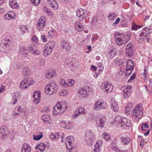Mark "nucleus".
Returning a JSON list of instances; mask_svg holds the SVG:
<instances>
[{
  "instance_id": "nucleus-1",
  "label": "nucleus",
  "mask_w": 152,
  "mask_h": 152,
  "mask_svg": "<svg viewBox=\"0 0 152 152\" xmlns=\"http://www.w3.org/2000/svg\"><path fill=\"white\" fill-rule=\"evenodd\" d=\"M67 107L66 103L64 101L57 103L53 108V115L56 116L62 114L66 110Z\"/></svg>"
},
{
  "instance_id": "nucleus-2",
  "label": "nucleus",
  "mask_w": 152,
  "mask_h": 152,
  "mask_svg": "<svg viewBox=\"0 0 152 152\" xmlns=\"http://www.w3.org/2000/svg\"><path fill=\"white\" fill-rule=\"evenodd\" d=\"M115 124L121 126L123 129H126L131 125L130 120L126 118H123L120 116H117L114 120Z\"/></svg>"
},
{
  "instance_id": "nucleus-3",
  "label": "nucleus",
  "mask_w": 152,
  "mask_h": 152,
  "mask_svg": "<svg viewBox=\"0 0 152 152\" xmlns=\"http://www.w3.org/2000/svg\"><path fill=\"white\" fill-rule=\"evenodd\" d=\"M58 87L54 81H53L47 84L45 89V93L49 95H52L57 92Z\"/></svg>"
},
{
  "instance_id": "nucleus-4",
  "label": "nucleus",
  "mask_w": 152,
  "mask_h": 152,
  "mask_svg": "<svg viewBox=\"0 0 152 152\" xmlns=\"http://www.w3.org/2000/svg\"><path fill=\"white\" fill-rule=\"evenodd\" d=\"M142 105H137L134 108L131 113L132 117L134 118L136 120H138L140 118L142 115Z\"/></svg>"
},
{
  "instance_id": "nucleus-5",
  "label": "nucleus",
  "mask_w": 152,
  "mask_h": 152,
  "mask_svg": "<svg viewBox=\"0 0 152 152\" xmlns=\"http://www.w3.org/2000/svg\"><path fill=\"white\" fill-rule=\"evenodd\" d=\"M34 81L31 78L27 77L22 80L20 85V88L23 90H25L31 85H33Z\"/></svg>"
},
{
  "instance_id": "nucleus-6",
  "label": "nucleus",
  "mask_w": 152,
  "mask_h": 152,
  "mask_svg": "<svg viewBox=\"0 0 152 152\" xmlns=\"http://www.w3.org/2000/svg\"><path fill=\"white\" fill-rule=\"evenodd\" d=\"M107 103L102 100H99L96 101L93 107V109L95 111H100L103 109H107Z\"/></svg>"
},
{
  "instance_id": "nucleus-7",
  "label": "nucleus",
  "mask_w": 152,
  "mask_h": 152,
  "mask_svg": "<svg viewBox=\"0 0 152 152\" xmlns=\"http://www.w3.org/2000/svg\"><path fill=\"white\" fill-rule=\"evenodd\" d=\"M95 138L96 135L91 130H88L86 132L84 139L88 145H90L91 143H92L95 140Z\"/></svg>"
},
{
  "instance_id": "nucleus-8",
  "label": "nucleus",
  "mask_w": 152,
  "mask_h": 152,
  "mask_svg": "<svg viewBox=\"0 0 152 152\" xmlns=\"http://www.w3.org/2000/svg\"><path fill=\"white\" fill-rule=\"evenodd\" d=\"M55 44L54 42L51 41L48 42L45 45L43 53L45 56L47 57L51 53Z\"/></svg>"
},
{
  "instance_id": "nucleus-9",
  "label": "nucleus",
  "mask_w": 152,
  "mask_h": 152,
  "mask_svg": "<svg viewBox=\"0 0 152 152\" xmlns=\"http://www.w3.org/2000/svg\"><path fill=\"white\" fill-rule=\"evenodd\" d=\"M100 88L104 92L107 93L110 92L112 91L113 86L110 82H105L101 85Z\"/></svg>"
},
{
  "instance_id": "nucleus-10",
  "label": "nucleus",
  "mask_w": 152,
  "mask_h": 152,
  "mask_svg": "<svg viewBox=\"0 0 152 152\" xmlns=\"http://www.w3.org/2000/svg\"><path fill=\"white\" fill-rule=\"evenodd\" d=\"M46 18L45 16L41 17L39 19L37 24V28L39 30L43 31L45 26Z\"/></svg>"
},
{
  "instance_id": "nucleus-11",
  "label": "nucleus",
  "mask_w": 152,
  "mask_h": 152,
  "mask_svg": "<svg viewBox=\"0 0 152 152\" xmlns=\"http://www.w3.org/2000/svg\"><path fill=\"white\" fill-rule=\"evenodd\" d=\"M106 121V118L103 115H98L96 120V123L97 126L101 129L103 128Z\"/></svg>"
},
{
  "instance_id": "nucleus-12",
  "label": "nucleus",
  "mask_w": 152,
  "mask_h": 152,
  "mask_svg": "<svg viewBox=\"0 0 152 152\" xmlns=\"http://www.w3.org/2000/svg\"><path fill=\"white\" fill-rule=\"evenodd\" d=\"M86 11L82 9L77 10L76 12L77 16L80 18L79 20L83 21L86 19L87 14L86 13Z\"/></svg>"
},
{
  "instance_id": "nucleus-13",
  "label": "nucleus",
  "mask_w": 152,
  "mask_h": 152,
  "mask_svg": "<svg viewBox=\"0 0 152 152\" xmlns=\"http://www.w3.org/2000/svg\"><path fill=\"white\" fill-rule=\"evenodd\" d=\"M74 141V138L72 136L67 137L65 139V142L68 149H71L72 148V143Z\"/></svg>"
},
{
  "instance_id": "nucleus-14",
  "label": "nucleus",
  "mask_w": 152,
  "mask_h": 152,
  "mask_svg": "<svg viewBox=\"0 0 152 152\" xmlns=\"http://www.w3.org/2000/svg\"><path fill=\"white\" fill-rule=\"evenodd\" d=\"M8 132V129L6 126H2L0 129V138L4 139Z\"/></svg>"
},
{
  "instance_id": "nucleus-15",
  "label": "nucleus",
  "mask_w": 152,
  "mask_h": 152,
  "mask_svg": "<svg viewBox=\"0 0 152 152\" xmlns=\"http://www.w3.org/2000/svg\"><path fill=\"white\" fill-rule=\"evenodd\" d=\"M29 50L31 53L35 55H39L41 54L40 50L36 48L35 46L34 45V44L29 45L28 47Z\"/></svg>"
},
{
  "instance_id": "nucleus-16",
  "label": "nucleus",
  "mask_w": 152,
  "mask_h": 152,
  "mask_svg": "<svg viewBox=\"0 0 152 152\" xmlns=\"http://www.w3.org/2000/svg\"><path fill=\"white\" fill-rule=\"evenodd\" d=\"M40 92L39 91H35L34 93L33 97L34 98V103L35 104H38L40 102Z\"/></svg>"
},
{
  "instance_id": "nucleus-17",
  "label": "nucleus",
  "mask_w": 152,
  "mask_h": 152,
  "mask_svg": "<svg viewBox=\"0 0 152 152\" xmlns=\"http://www.w3.org/2000/svg\"><path fill=\"white\" fill-rule=\"evenodd\" d=\"M102 144V140H98L94 145V149L92 152H99L101 149L100 147Z\"/></svg>"
},
{
  "instance_id": "nucleus-18",
  "label": "nucleus",
  "mask_w": 152,
  "mask_h": 152,
  "mask_svg": "<svg viewBox=\"0 0 152 152\" xmlns=\"http://www.w3.org/2000/svg\"><path fill=\"white\" fill-rule=\"evenodd\" d=\"M115 39V42L118 45H121L124 43V41L122 40L120 35H116Z\"/></svg>"
},
{
  "instance_id": "nucleus-19",
  "label": "nucleus",
  "mask_w": 152,
  "mask_h": 152,
  "mask_svg": "<svg viewBox=\"0 0 152 152\" xmlns=\"http://www.w3.org/2000/svg\"><path fill=\"white\" fill-rule=\"evenodd\" d=\"M48 2L54 10H56L58 9V6L56 0H48Z\"/></svg>"
},
{
  "instance_id": "nucleus-20",
  "label": "nucleus",
  "mask_w": 152,
  "mask_h": 152,
  "mask_svg": "<svg viewBox=\"0 0 152 152\" xmlns=\"http://www.w3.org/2000/svg\"><path fill=\"white\" fill-rule=\"evenodd\" d=\"M78 94L81 97L85 98L87 94L86 90L83 87H80L79 88Z\"/></svg>"
},
{
  "instance_id": "nucleus-21",
  "label": "nucleus",
  "mask_w": 152,
  "mask_h": 152,
  "mask_svg": "<svg viewBox=\"0 0 152 152\" xmlns=\"http://www.w3.org/2000/svg\"><path fill=\"white\" fill-rule=\"evenodd\" d=\"M19 52L20 55H21L23 57H26L28 55L27 50L23 46L20 47Z\"/></svg>"
},
{
  "instance_id": "nucleus-22",
  "label": "nucleus",
  "mask_w": 152,
  "mask_h": 152,
  "mask_svg": "<svg viewBox=\"0 0 152 152\" xmlns=\"http://www.w3.org/2000/svg\"><path fill=\"white\" fill-rule=\"evenodd\" d=\"M62 48L68 51L70 49V46L69 43L65 40H63L61 45Z\"/></svg>"
},
{
  "instance_id": "nucleus-23",
  "label": "nucleus",
  "mask_w": 152,
  "mask_h": 152,
  "mask_svg": "<svg viewBox=\"0 0 152 152\" xmlns=\"http://www.w3.org/2000/svg\"><path fill=\"white\" fill-rule=\"evenodd\" d=\"M111 108L114 112H117L119 109L117 103L114 100L111 101Z\"/></svg>"
},
{
  "instance_id": "nucleus-24",
  "label": "nucleus",
  "mask_w": 152,
  "mask_h": 152,
  "mask_svg": "<svg viewBox=\"0 0 152 152\" xmlns=\"http://www.w3.org/2000/svg\"><path fill=\"white\" fill-rule=\"evenodd\" d=\"M22 109L20 106L16 107L13 110V114L14 116H18L22 111Z\"/></svg>"
},
{
  "instance_id": "nucleus-25",
  "label": "nucleus",
  "mask_w": 152,
  "mask_h": 152,
  "mask_svg": "<svg viewBox=\"0 0 152 152\" xmlns=\"http://www.w3.org/2000/svg\"><path fill=\"white\" fill-rule=\"evenodd\" d=\"M9 45L7 43H1L0 45V51L4 53L7 52V49L9 46Z\"/></svg>"
},
{
  "instance_id": "nucleus-26",
  "label": "nucleus",
  "mask_w": 152,
  "mask_h": 152,
  "mask_svg": "<svg viewBox=\"0 0 152 152\" xmlns=\"http://www.w3.org/2000/svg\"><path fill=\"white\" fill-rule=\"evenodd\" d=\"M132 86L130 85H126L123 86L121 88L123 93L128 92H131L132 91Z\"/></svg>"
},
{
  "instance_id": "nucleus-27",
  "label": "nucleus",
  "mask_w": 152,
  "mask_h": 152,
  "mask_svg": "<svg viewBox=\"0 0 152 152\" xmlns=\"http://www.w3.org/2000/svg\"><path fill=\"white\" fill-rule=\"evenodd\" d=\"M31 151L30 146L27 143H24L22 146L21 152H30Z\"/></svg>"
},
{
  "instance_id": "nucleus-28",
  "label": "nucleus",
  "mask_w": 152,
  "mask_h": 152,
  "mask_svg": "<svg viewBox=\"0 0 152 152\" xmlns=\"http://www.w3.org/2000/svg\"><path fill=\"white\" fill-rule=\"evenodd\" d=\"M9 5L13 9H18L19 6L17 4V3L16 1L10 0L9 2Z\"/></svg>"
},
{
  "instance_id": "nucleus-29",
  "label": "nucleus",
  "mask_w": 152,
  "mask_h": 152,
  "mask_svg": "<svg viewBox=\"0 0 152 152\" xmlns=\"http://www.w3.org/2000/svg\"><path fill=\"white\" fill-rule=\"evenodd\" d=\"M75 26L76 30L79 31H82L83 29V26L81 25V24L79 21L75 22Z\"/></svg>"
},
{
  "instance_id": "nucleus-30",
  "label": "nucleus",
  "mask_w": 152,
  "mask_h": 152,
  "mask_svg": "<svg viewBox=\"0 0 152 152\" xmlns=\"http://www.w3.org/2000/svg\"><path fill=\"white\" fill-rule=\"evenodd\" d=\"M14 16V12H9L5 15L4 18L8 20H11Z\"/></svg>"
},
{
  "instance_id": "nucleus-31",
  "label": "nucleus",
  "mask_w": 152,
  "mask_h": 152,
  "mask_svg": "<svg viewBox=\"0 0 152 152\" xmlns=\"http://www.w3.org/2000/svg\"><path fill=\"white\" fill-rule=\"evenodd\" d=\"M121 140L124 145H127L130 141V138L128 137L123 136L121 138Z\"/></svg>"
},
{
  "instance_id": "nucleus-32",
  "label": "nucleus",
  "mask_w": 152,
  "mask_h": 152,
  "mask_svg": "<svg viewBox=\"0 0 152 152\" xmlns=\"http://www.w3.org/2000/svg\"><path fill=\"white\" fill-rule=\"evenodd\" d=\"M125 61L124 59L117 58L115 60V62L117 66H121L122 65Z\"/></svg>"
},
{
  "instance_id": "nucleus-33",
  "label": "nucleus",
  "mask_w": 152,
  "mask_h": 152,
  "mask_svg": "<svg viewBox=\"0 0 152 152\" xmlns=\"http://www.w3.org/2000/svg\"><path fill=\"white\" fill-rule=\"evenodd\" d=\"M56 73L54 71H52L51 72H49L46 73L45 77L48 79H50L56 75Z\"/></svg>"
},
{
  "instance_id": "nucleus-34",
  "label": "nucleus",
  "mask_w": 152,
  "mask_h": 152,
  "mask_svg": "<svg viewBox=\"0 0 152 152\" xmlns=\"http://www.w3.org/2000/svg\"><path fill=\"white\" fill-rule=\"evenodd\" d=\"M134 65L132 61L130 59L127 60L126 63V68L127 69H129L130 68L133 69Z\"/></svg>"
},
{
  "instance_id": "nucleus-35",
  "label": "nucleus",
  "mask_w": 152,
  "mask_h": 152,
  "mask_svg": "<svg viewBox=\"0 0 152 152\" xmlns=\"http://www.w3.org/2000/svg\"><path fill=\"white\" fill-rule=\"evenodd\" d=\"M45 147V145L43 143H40L37 145L35 147L36 148H37L41 152H43Z\"/></svg>"
},
{
  "instance_id": "nucleus-36",
  "label": "nucleus",
  "mask_w": 152,
  "mask_h": 152,
  "mask_svg": "<svg viewBox=\"0 0 152 152\" xmlns=\"http://www.w3.org/2000/svg\"><path fill=\"white\" fill-rule=\"evenodd\" d=\"M31 71L27 67H24L23 70L22 74L24 76H27L30 75Z\"/></svg>"
},
{
  "instance_id": "nucleus-37",
  "label": "nucleus",
  "mask_w": 152,
  "mask_h": 152,
  "mask_svg": "<svg viewBox=\"0 0 152 152\" xmlns=\"http://www.w3.org/2000/svg\"><path fill=\"white\" fill-rule=\"evenodd\" d=\"M72 59H66L65 62V64L68 67L70 68L73 65V63L72 62Z\"/></svg>"
},
{
  "instance_id": "nucleus-38",
  "label": "nucleus",
  "mask_w": 152,
  "mask_h": 152,
  "mask_svg": "<svg viewBox=\"0 0 152 152\" xmlns=\"http://www.w3.org/2000/svg\"><path fill=\"white\" fill-rule=\"evenodd\" d=\"M40 134L38 135H33V139L35 140H39L42 138L43 137L42 133L41 132H39Z\"/></svg>"
},
{
  "instance_id": "nucleus-39",
  "label": "nucleus",
  "mask_w": 152,
  "mask_h": 152,
  "mask_svg": "<svg viewBox=\"0 0 152 152\" xmlns=\"http://www.w3.org/2000/svg\"><path fill=\"white\" fill-rule=\"evenodd\" d=\"M60 84L64 87H67L70 86V85H69V84H68L67 83H66L65 81L63 79H61L60 80Z\"/></svg>"
},
{
  "instance_id": "nucleus-40",
  "label": "nucleus",
  "mask_w": 152,
  "mask_h": 152,
  "mask_svg": "<svg viewBox=\"0 0 152 152\" xmlns=\"http://www.w3.org/2000/svg\"><path fill=\"white\" fill-rule=\"evenodd\" d=\"M11 37L9 36H6L4 40L2 41V43H5V42L7 43V44H9V43H11Z\"/></svg>"
},
{
  "instance_id": "nucleus-41",
  "label": "nucleus",
  "mask_w": 152,
  "mask_h": 152,
  "mask_svg": "<svg viewBox=\"0 0 152 152\" xmlns=\"http://www.w3.org/2000/svg\"><path fill=\"white\" fill-rule=\"evenodd\" d=\"M133 48L126 50V54L127 56L130 57L133 56Z\"/></svg>"
},
{
  "instance_id": "nucleus-42",
  "label": "nucleus",
  "mask_w": 152,
  "mask_h": 152,
  "mask_svg": "<svg viewBox=\"0 0 152 152\" xmlns=\"http://www.w3.org/2000/svg\"><path fill=\"white\" fill-rule=\"evenodd\" d=\"M117 15L115 13H110L108 18L109 20H113L115 18H116Z\"/></svg>"
},
{
  "instance_id": "nucleus-43",
  "label": "nucleus",
  "mask_w": 152,
  "mask_h": 152,
  "mask_svg": "<svg viewBox=\"0 0 152 152\" xmlns=\"http://www.w3.org/2000/svg\"><path fill=\"white\" fill-rule=\"evenodd\" d=\"M79 114H85L86 113V111L84 108L80 107L77 110Z\"/></svg>"
},
{
  "instance_id": "nucleus-44",
  "label": "nucleus",
  "mask_w": 152,
  "mask_h": 152,
  "mask_svg": "<svg viewBox=\"0 0 152 152\" xmlns=\"http://www.w3.org/2000/svg\"><path fill=\"white\" fill-rule=\"evenodd\" d=\"M28 26H22L20 27V30L21 32H22V35H23V34L25 33L26 31L28 29Z\"/></svg>"
},
{
  "instance_id": "nucleus-45",
  "label": "nucleus",
  "mask_w": 152,
  "mask_h": 152,
  "mask_svg": "<svg viewBox=\"0 0 152 152\" xmlns=\"http://www.w3.org/2000/svg\"><path fill=\"white\" fill-rule=\"evenodd\" d=\"M108 54L111 58H113L115 55V51L113 49H111L109 51Z\"/></svg>"
},
{
  "instance_id": "nucleus-46",
  "label": "nucleus",
  "mask_w": 152,
  "mask_h": 152,
  "mask_svg": "<svg viewBox=\"0 0 152 152\" xmlns=\"http://www.w3.org/2000/svg\"><path fill=\"white\" fill-rule=\"evenodd\" d=\"M102 136L103 138H104L107 140H108L110 138V135L106 132H105L103 133L102 135Z\"/></svg>"
},
{
  "instance_id": "nucleus-47",
  "label": "nucleus",
  "mask_w": 152,
  "mask_h": 152,
  "mask_svg": "<svg viewBox=\"0 0 152 152\" xmlns=\"http://www.w3.org/2000/svg\"><path fill=\"white\" fill-rule=\"evenodd\" d=\"M112 149L113 150L116 152H127V151L125 150L124 151L120 150L116 146H114L113 147Z\"/></svg>"
},
{
  "instance_id": "nucleus-48",
  "label": "nucleus",
  "mask_w": 152,
  "mask_h": 152,
  "mask_svg": "<svg viewBox=\"0 0 152 152\" xmlns=\"http://www.w3.org/2000/svg\"><path fill=\"white\" fill-rule=\"evenodd\" d=\"M60 126L64 128L67 129L68 127L67 126L68 125V124L64 121H62L60 123Z\"/></svg>"
},
{
  "instance_id": "nucleus-49",
  "label": "nucleus",
  "mask_w": 152,
  "mask_h": 152,
  "mask_svg": "<svg viewBox=\"0 0 152 152\" xmlns=\"http://www.w3.org/2000/svg\"><path fill=\"white\" fill-rule=\"evenodd\" d=\"M133 70V69L130 68L129 69H127L126 68V69L125 71V75L127 76H129L131 74Z\"/></svg>"
},
{
  "instance_id": "nucleus-50",
  "label": "nucleus",
  "mask_w": 152,
  "mask_h": 152,
  "mask_svg": "<svg viewBox=\"0 0 152 152\" xmlns=\"http://www.w3.org/2000/svg\"><path fill=\"white\" fill-rule=\"evenodd\" d=\"M142 125H143L141 126V129L142 130L145 131L146 129H148L149 127L148 125H147L146 122L142 123Z\"/></svg>"
},
{
  "instance_id": "nucleus-51",
  "label": "nucleus",
  "mask_w": 152,
  "mask_h": 152,
  "mask_svg": "<svg viewBox=\"0 0 152 152\" xmlns=\"http://www.w3.org/2000/svg\"><path fill=\"white\" fill-rule=\"evenodd\" d=\"M68 92L66 90H63L59 93V95L61 96H65L67 95Z\"/></svg>"
},
{
  "instance_id": "nucleus-52",
  "label": "nucleus",
  "mask_w": 152,
  "mask_h": 152,
  "mask_svg": "<svg viewBox=\"0 0 152 152\" xmlns=\"http://www.w3.org/2000/svg\"><path fill=\"white\" fill-rule=\"evenodd\" d=\"M43 10L46 12L48 15H52L51 12L47 7H44L43 8Z\"/></svg>"
},
{
  "instance_id": "nucleus-53",
  "label": "nucleus",
  "mask_w": 152,
  "mask_h": 152,
  "mask_svg": "<svg viewBox=\"0 0 152 152\" xmlns=\"http://www.w3.org/2000/svg\"><path fill=\"white\" fill-rule=\"evenodd\" d=\"M141 27V26L138 25H137L135 24H134L132 25V30H134L135 31H136L139 28H140Z\"/></svg>"
},
{
  "instance_id": "nucleus-54",
  "label": "nucleus",
  "mask_w": 152,
  "mask_h": 152,
  "mask_svg": "<svg viewBox=\"0 0 152 152\" xmlns=\"http://www.w3.org/2000/svg\"><path fill=\"white\" fill-rule=\"evenodd\" d=\"M31 2L34 5H39L41 0H30Z\"/></svg>"
},
{
  "instance_id": "nucleus-55",
  "label": "nucleus",
  "mask_w": 152,
  "mask_h": 152,
  "mask_svg": "<svg viewBox=\"0 0 152 152\" xmlns=\"http://www.w3.org/2000/svg\"><path fill=\"white\" fill-rule=\"evenodd\" d=\"M42 119L45 121H48L50 119L49 116L47 115H43L42 116Z\"/></svg>"
},
{
  "instance_id": "nucleus-56",
  "label": "nucleus",
  "mask_w": 152,
  "mask_h": 152,
  "mask_svg": "<svg viewBox=\"0 0 152 152\" xmlns=\"http://www.w3.org/2000/svg\"><path fill=\"white\" fill-rule=\"evenodd\" d=\"M143 30H145V31H144L145 34V36H146L147 35L149 34L151 32V30L147 28H144Z\"/></svg>"
},
{
  "instance_id": "nucleus-57",
  "label": "nucleus",
  "mask_w": 152,
  "mask_h": 152,
  "mask_svg": "<svg viewBox=\"0 0 152 152\" xmlns=\"http://www.w3.org/2000/svg\"><path fill=\"white\" fill-rule=\"evenodd\" d=\"M132 109L126 106L125 108V113L127 115H129Z\"/></svg>"
},
{
  "instance_id": "nucleus-58",
  "label": "nucleus",
  "mask_w": 152,
  "mask_h": 152,
  "mask_svg": "<svg viewBox=\"0 0 152 152\" xmlns=\"http://www.w3.org/2000/svg\"><path fill=\"white\" fill-rule=\"evenodd\" d=\"M133 45L131 42H129L126 45V50L133 48Z\"/></svg>"
},
{
  "instance_id": "nucleus-59",
  "label": "nucleus",
  "mask_w": 152,
  "mask_h": 152,
  "mask_svg": "<svg viewBox=\"0 0 152 152\" xmlns=\"http://www.w3.org/2000/svg\"><path fill=\"white\" fill-rule=\"evenodd\" d=\"M145 31V30L143 29L142 33H141L140 34V37L139 38V39H144V38H143V36H144V37L145 36V32H144V31Z\"/></svg>"
},
{
  "instance_id": "nucleus-60",
  "label": "nucleus",
  "mask_w": 152,
  "mask_h": 152,
  "mask_svg": "<svg viewBox=\"0 0 152 152\" xmlns=\"http://www.w3.org/2000/svg\"><path fill=\"white\" fill-rule=\"evenodd\" d=\"M131 92H128L126 93H123L124 97L125 98L128 97L131 95Z\"/></svg>"
},
{
  "instance_id": "nucleus-61",
  "label": "nucleus",
  "mask_w": 152,
  "mask_h": 152,
  "mask_svg": "<svg viewBox=\"0 0 152 152\" xmlns=\"http://www.w3.org/2000/svg\"><path fill=\"white\" fill-rule=\"evenodd\" d=\"M121 20V19L119 18H118L116 19V20L115 21V22L113 24V26L115 27L117 24L119 22H120V21Z\"/></svg>"
},
{
  "instance_id": "nucleus-62",
  "label": "nucleus",
  "mask_w": 152,
  "mask_h": 152,
  "mask_svg": "<svg viewBox=\"0 0 152 152\" xmlns=\"http://www.w3.org/2000/svg\"><path fill=\"white\" fill-rule=\"evenodd\" d=\"M54 32L53 30H52L48 32V35L49 37H52L54 35Z\"/></svg>"
},
{
  "instance_id": "nucleus-63",
  "label": "nucleus",
  "mask_w": 152,
  "mask_h": 152,
  "mask_svg": "<svg viewBox=\"0 0 152 152\" xmlns=\"http://www.w3.org/2000/svg\"><path fill=\"white\" fill-rule=\"evenodd\" d=\"M78 113H79L78 112V110H76L73 113V114L72 115L73 117L74 118H75L76 117H77L80 114H79Z\"/></svg>"
},
{
  "instance_id": "nucleus-64",
  "label": "nucleus",
  "mask_w": 152,
  "mask_h": 152,
  "mask_svg": "<svg viewBox=\"0 0 152 152\" xmlns=\"http://www.w3.org/2000/svg\"><path fill=\"white\" fill-rule=\"evenodd\" d=\"M39 62L40 65H44L45 64V61L44 59L41 58L39 60Z\"/></svg>"
}]
</instances>
